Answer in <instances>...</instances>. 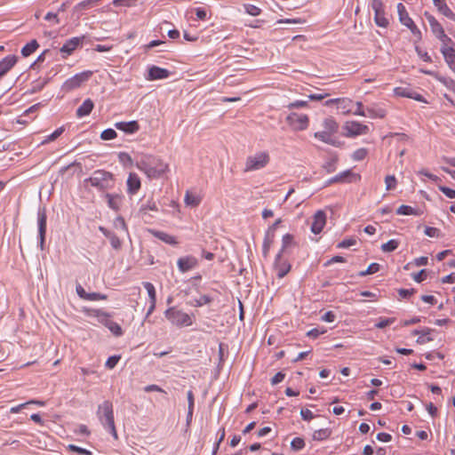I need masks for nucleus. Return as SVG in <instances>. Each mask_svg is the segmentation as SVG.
<instances>
[{
    "mask_svg": "<svg viewBox=\"0 0 455 455\" xmlns=\"http://www.w3.org/2000/svg\"><path fill=\"white\" fill-rule=\"evenodd\" d=\"M97 417L105 431L117 439V432L115 425L113 404L110 401H104L98 406Z\"/></svg>",
    "mask_w": 455,
    "mask_h": 455,
    "instance_id": "f257e3e1",
    "label": "nucleus"
},
{
    "mask_svg": "<svg viewBox=\"0 0 455 455\" xmlns=\"http://www.w3.org/2000/svg\"><path fill=\"white\" fill-rule=\"evenodd\" d=\"M338 131L339 124L333 117L329 116L323 119L322 123V130L315 132L314 136L323 143L336 146L338 140H336L335 135Z\"/></svg>",
    "mask_w": 455,
    "mask_h": 455,
    "instance_id": "f03ea898",
    "label": "nucleus"
},
{
    "mask_svg": "<svg viewBox=\"0 0 455 455\" xmlns=\"http://www.w3.org/2000/svg\"><path fill=\"white\" fill-rule=\"evenodd\" d=\"M165 318L171 324L178 327H189L194 323V315L188 314L175 306L168 307L164 311Z\"/></svg>",
    "mask_w": 455,
    "mask_h": 455,
    "instance_id": "7ed1b4c3",
    "label": "nucleus"
},
{
    "mask_svg": "<svg viewBox=\"0 0 455 455\" xmlns=\"http://www.w3.org/2000/svg\"><path fill=\"white\" fill-rule=\"evenodd\" d=\"M135 167L140 171H164L167 168L160 159L151 155H138Z\"/></svg>",
    "mask_w": 455,
    "mask_h": 455,
    "instance_id": "20e7f679",
    "label": "nucleus"
},
{
    "mask_svg": "<svg viewBox=\"0 0 455 455\" xmlns=\"http://www.w3.org/2000/svg\"><path fill=\"white\" fill-rule=\"evenodd\" d=\"M93 177L84 180L85 187H94L98 189H106L111 187L113 183V175L111 172H94Z\"/></svg>",
    "mask_w": 455,
    "mask_h": 455,
    "instance_id": "39448f33",
    "label": "nucleus"
},
{
    "mask_svg": "<svg viewBox=\"0 0 455 455\" xmlns=\"http://www.w3.org/2000/svg\"><path fill=\"white\" fill-rule=\"evenodd\" d=\"M270 156L267 151H259L247 157L246 171L263 169L269 163Z\"/></svg>",
    "mask_w": 455,
    "mask_h": 455,
    "instance_id": "423d86ee",
    "label": "nucleus"
},
{
    "mask_svg": "<svg viewBox=\"0 0 455 455\" xmlns=\"http://www.w3.org/2000/svg\"><path fill=\"white\" fill-rule=\"evenodd\" d=\"M286 123L291 130L299 132L308 127L309 118L306 114L292 112L286 116Z\"/></svg>",
    "mask_w": 455,
    "mask_h": 455,
    "instance_id": "0eeeda50",
    "label": "nucleus"
},
{
    "mask_svg": "<svg viewBox=\"0 0 455 455\" xmlns=\"http://www.w3.org/2000/svg\"><path fill=\"white\" fill-rule=\"evenodd\" d=\"M343 130L345 131V136L349 138L367 134L370 128L357 121H347L344 124Z\"/></svg>",
    "mask_w": 455,
    "mask_h": 455,
    "instance_id": "6e6552de",
    "label": "nucleus"
},
{
    "mask_svg": "<svg viewBox=\"0 0 455 455\" xmlns=\"http://www.w3.org/2000/svg\"><path fill=\"white\" fill-rule=\"evenodd\" d=\"M371 8L374 11V20L379 27L387 28L389 24L384 11V4L381 0H372Z\"/></svg>",
    "mask_w": 455,
    "mask_h": 455,
    "instance_id": "1a4fd4ad",
    "label": "nucleus"
},
{
    "mask_svg": "<svg viewBox=\"0 0 455 455\" xmlns=\"http://www.w3.org/2000/svg\"><path fill=\"white\" fill-rule=\"evenodd\" d=\"M92 74L91 71H85L75 75L63 84V90L72 91L80 87L83 83L86 82L91 77Z\"/></svg>",
    "mask_w": 455,
    "mask_h": 455,
    "instance_id": "9d476101",
    "label": "nucleus"
},
{
    "mask_svg": "<svg viewBox=\"0 0 455 455\" xmlns=\"http://www.w3.org/2000/svg\"><path fill=\"white\" fill-rule=\"evenodd\" d=\"M361 176L358 172H339L334 177L324 182V187L332 183H352L360 180Z\"/></svg>",
    "mask_w": 455,
    "mask_h": 455,
    "instance_id": "9b49d317",
    "label": "nucleus"
},
{
    "mask_svg": "<svg viewBox=\"0 0 455 455\" xmlns=\"http://www.w3.org/2000/svg\"><path fill=\"white\" fill-rule=\"evenodd\" d=\"M46 211L44 208H40L37 212V227H38V240H39V247L41 250H44V244L45 241V233H46Z\"/></svg>",
    "mask_w": 455,
    "mask_h": 455,
    "instance_id": "f8f14e48",
    "label": "nucleus"
},
{
    "mask_svg": "<svg viewBox=\"0 0 455 455\" xmlns=\"http://www.w3.org/2000/svg\"><path fill=\"white\" fill-rule=\"evenodd\" d=\"M198 265V260L192 255L180 257L177 260V267L181 273H186L189 270L194 269Z\"/></svg>",
    "mask_w": 455,
    "mask_h": 455,
    "instance_id": "ddd939ff",
    "label": "nucleus"
},
{
    "mask_svg": "<svg viewBox=\"0 0 455 455\" xmlns=\"http://www.w3.org/2000/svg\"><path fill=\"white\" fill-rule=\"evenodd\" d=\"M282 255L281 252H278L274 263L278 278L284 277L291 269L290 263L286 259H283Z\"/></svg>",
    "mask_w": 455,
    "mask_h": 455,
    "instance_id": "4468645a",
    "label": "nucleus"
},
{
    "mask_svg": "<svg viewBox=\"0 0 455 455\" xmlns=\"http://www.w3.org/2000/svg\"><path fill=\"white\" fill-rule=\"evenodd\" d=\"M98 316L101 317L100 321L115 336L119 337L123 334V330L120 324L109 319L106 313H99Z\"/></svg>",
    "mask_w": 455,
    "mask_h": 455,
    "instance_id": "2eb2a0df",
    "label": "nucleus"
},
{
    "mask_svg": "<svg viewBox=\"0 0 455 455\" xmlns=\"http://www.w3.org/2000/svg\"><path fill=\"white\" fill-rule=\"evenodd\" d=\"M326 224V215L323 211H317L314 215L313 222L311 224V231L317 235L320 234Z\"/></svg>",
    "mask_w": 455,
    "mask_h": 455,
    "instance_id": "dca6fc26",
    "label": "nucleus"
},
{
    "mask_svg": "<svg viewBox=\"0 0 455 455\" xmlns=\"http://www.w3.org/2000/svg\"><path fill=\"white\" fill-rule=\"evenodd\" d=\"M396 96L413 99L417 101H425L423 97L410 87H396L394 90Z\"/></svg>",
    "mask_w": 455,
    "mask_h": 455,
    "instance_id": "f3484780",
    "label": "nucleus"
},
{
    "mask_svg": "<svg viewBox=\"0 0 455 455\" xmlns=\"http://www.w3.org/2000/svg\"><path fill=\"white\" fill-rule=\"evenodd\" d=\"M127 184V192L131 196L135 195L139 189L140 188L141 182L140 179L135 172H130V175L126 181Z\"/></svg>",
    "mask_w": 455,
    "mask_h": 455,
    "instance_id": "a211bd4d",
    "label": "nucleus"
},
{
    "mask_svg": "<svg viewBox=\"0 0 455 455\" xmlns=\"http://www.w3.org/2000/svg\"><path fill=\"white\" fill-rule=\"evenodd\" d=\"M16 62L17 57L14 55L6 56L0 61V79L11 70Z\"/></svg>",
    "mask_w": 455,
    "mask_h": 455,
    "instance_id": "6ab92c4d",
    "label": "nucleus"
},
{
    "mask_svg": "<svg viewBox=\"0 0 455 455\" xmlns=\"http://www.w3.org/2000/svg\"><path fill=\"white\" fill-rule=\"evenodd\" d=\"M170 76L169 70L157 67L152 66L148 69V79L149 80H157V79H164Z\"/></svg>",
    "mask_w": 455,
    "mask_h": 455,
    "instance_id": "aec40b11",
    "label": "nucleus"
},
{
    "mask_svg": "<svg viewBox=\"0 0 455 455\" xmlns=\"http://www.w3.org/2000/svg\"><path fill=\"white\" fill-rule=\"evenodd\" d=\"M441 52L443 53L444 60L450 68L455 73V50L453 47H441Z\"/></svg>",
    "mask_w": 455,
    "mask_h": 455,
    "instance_id": "412c9836",
    "label": "nucleus"
},
{
    "mask_svg": "<svg viewBox=\"0 0 455 455\" xmlns=\"http://www.w3.org/2000/svg\"><path fill=\"white\" fill-rule=\"evenodd\" d=\"M433 3L443 15L455 21V13L446 4L445 0H433Z\"/></svg>",
    "mask_w": 455,
    "mask_h": 455,
    "instance_id": "4be33fe9",
    "label": "nucleus"
},
{
    "mask_svg": "<svg viewBox=\"0 0 455 455\" xmlns=\"http://www.w3.org/2000/svg\"><path fill=\"white\" fill-rule=\"evenodd\" d=\"M116 128L126 133H134L139 131L140 125L137 121L119 122L115 124Z\"/></svg>",
    "mask_w": 455,
    "mask_h": 455,
    "instance_id": "5701e85b",
    "label": "nucleus"
},
{
    "mask_svg": "<svg viewBox=\"0 0 455 455\" xmlns=\"http://www.w3.org/2000/svg\"><path fill=\"white\" fill-rule=\"evenodd\" d=\"M432 330L429 328H424L422 330H414L412 331L413 335H419L417 339V343L425 344L427 342H430L433 340V337L431 336Z\"/></svg>",
    "mask_w": 455,
    "mask_h": 455,
    "instance_id": "b1692460",
    "label": "nucleus"
},
{
    "mask_svg": "<svg viewBox=\"0 0 455 455\" xmlns=\"http://www.w3.org/2000/svg\"><path fill=\"white\" fill-rule=\"evenodd\" d=\"M82 38L80 37H73L67 41L63 46L60 48V52L65 53L66 55H70L76 47L80 44Z\"/></svg>",
    "mask_w": 455,
    "mask_h": 455,
    "instance_id": "393cba45",
    "label": "nucleus"
},
{
    "mask_svg": "<svg viewBox=\"0 0 455 455\" xmlns=\"http://www.w3.org/2000/svg\"><path fill=\"white\" fill-rule=\"evenodd\" d=\"M397 12L399 15V20L403 25L408 27L413 23V20L409 16L405 6L402 3L397 4Z\"/></svg>",
    "mask_w": 455,
    "mask_h": 455,
    "instance_id": "a878e982",
    "label": "nucleus"
},
{
    "mask_svg": "<svg viewBox=\"0 0 455 455\" xmlns=\"http://www.w3.org/2000/svg\"><path fill=\"white\" fill-rule=\"evenodd\" d=\"M152 234L154 235L155 237L158 238L159 240H161L162 242H164L167 244H170V245H177L178 244V241H177L176 237L168 233H165L163 231H152Z\"/></svg>",
    "mask_w": 455,
    "mask_h": 455,
    "instance_id": "bb28decb",
    "label": "nucleus"
},
{
    "mask_svg": "<svg viewBox=\"0 0 455 455\" xmlns=\"http://www.w3.org/2000/svg\"><path fill=\"white\" fill-rule=\"evenodd\" d=\"M94 104L91 99L85 100L83 104L77 108L76 116L83 117L88 116L93 109Z\"/></svg>",
    "mask_w": 455,
    "mask_h": 455,
    "instance_id": "cd10ccee",
    "label": "nucleus"
},
{
    "mask_svg": "<svg viewBox=\"0 0 455 455\" xmlns=\"http://www.w3.org/2000/svg\"><path fill=\"white\" fill-rule=\"evenodd\" d=\"M185 204L188 207H196L201 203V197L199 195L194 192L187 191L184 198Z\"/></svg>",
    "mask_w": 455,
    "mask_h": 455,
    "instance_id": "c85d7f7f",
    "label": "nucleus"
},
{
    "mask_svg": "<svg viewBox=\"0 0 455 455\" xmlns=\"http://www.w3.org/2000/svg\"><path fill=\"white\" fill-rule=\"evenodd\" d=\"M428 23L430 25L432 33L437 38L441 34L444 32V29L441 23L432 15L427 16Z\"/></svg>",
    "mask_w": 455,
    "mask_h": 455,
    "instance_id": "c756f323",
    "label": "nucleus"
},
{
    "mask_svg": "<svg viewBox=\"0 0 455 455\" xmlns=\"http://www.w3.org/2000/svg\"><path fill=\"white\" fill-rule=\"evenodd\" d=\"M108 205L114 211H118L122 204V197L118 195L107 194Z\"/></svg>",
    "mask_w": 455,
    "mask_h": 455,
    "instance_id": "7c9ffc66",
    "label": "nucleus"
},
{
    "mask_svg": "<svg viewBox=\"0 0 455 455\" xmlns=\"http://www.w3.org/2000/svg\"><path fill=\"white\" fill-rule=\"evenodd\" d=\"M275 235H273V229H267L263 241L262 250L265 256L267 255L270 246L273 243Z\"/></svg>",
    "mask_w": 455,
    "mask_h": 455,
    "instance_id": "2f4dec72",
    "label": "nucleus"
},
{
    "mask_svg": "<svg viewBox=\"0 0 455 455\" xmlns=\"http://www.w3.org/2000/svg\"><path fill=\"white\" fill-rule=\"evenodd\" d=\"M366 111L369 116L371 118H384L387 115V112L384 108H378L376 106L368 107Z\"/></svg>",
    "mask_w": 455,
    "mask_h": 455,
    "instance_id": "473e14b6",
    "label": "nucleus"
},
{
    "mask_svg": "<svg viewBox=\"0 0 455 455\" xmlns=\"http://www.w3.org/2000/svg\"><path fill=\"white\" fill-rule=\"evenodd\" d=\"M353 101L347 98H339L338 108L341 109L343 115H348L352 112L351 105Z\"/></svg>",
    "mask_w": 455,
    "mask_h": 455,
    "instance_id": "72a5a7b5",
    "label": "nucleus"
},
{
    "mask_svg": "<svg viewBox=\"0 0 455 455\" xmlns=\"http://www.w3.org/2000/svg\"><path fill=\"white\" fill-rule=\"evenodd\" d=\"M119 162L123 164L124 168L131 169L135 165L133 164V159L131 156L125 152H121L118 154Z\"/></svg>",
    "mask_w": 455,
    "mask_h": 455,
    "instance_id": "f704fd0d",
    "label": "nucleus"
},
{
    "mask_svg": "<svg viewBox=\"0 0 455 455\" xmlns=\"http://www.w3.org/2000/svg\"><path fill=\"white\" fill-rule=\"evenodd\" d=\"M39 47V44L36 40H32L28 44H27L22 49H21V54L24 57H28L31 55L37 48Z\"/></svg>",
    "mask_w": 455,
    "mask_h": 455,
    "instance_id": "c9c22d12",
    "label": "nucleus"
},
{
    "mask_svg": "<svg viewBox=\"0 0 455 455\" xmlns=\"http://www.w3.org/2000/svg\"><path fill=\"white\" fill-rule=\"evenodd\" d=\"M331 434V429L322 428L315 430L313 434V439L315 441H323L330 437Z\"/></svg>",
    "mask_w": 455,
    "mask_h": 455,
    "instance_id": "e433bc0d",
    "label": "nucleus"
},
{
    "mask_svg": "<svg viewBox=\"0 0 455 455\" xmlns=\"http://www.w3.org/2000/svg\"><path fill=\"white\" fill-rule=\"evenodd\" d=\"M212 301V298L209 295H202L198 299H195L193 302H190V305L193 307H203L204 305L210 304Z\"/></svg>",
    "mask_w": 455,
    "mask_h": 455,
    "instance_id": "4c0bfd02",
    "label": "nucleus"
},
{
    "mask_svg": "<svg viewBox=\"0 0 455 455\" xmlns=\"http://www.w3.org/2000/svg\"><path fill=\"white\" fill-rule=\"evenodd\" d=\"M399 246V242L395 239H391L387 241L386 243L381 245V250L384 252H391L396 250Z\"/></svg>",
    "mask_w": 455,
    "mask_h": 455,
    "instance_id": "58836bf2",
    "label": "nucleus"
},
{
    "mask_svg": "<svg viewBox=\"0 0 455 455\" xmlns=\"http://www.w3.org/2000/svg\"><path fill=\"white\" fill-rule=\"evenodd\" d=\"M143 287L147 290L149 301H156V291L155 286L150 282H144Z\"/></svg>",
    "mask_w": 455,
    "mask_h": 455,
    "instance_id": "ea45409f",
    "label": "nucleus"
},
{
    "mask_svg": "<svg viewBox=\"0 0 455 455\" xmlns=\"http://www.w3.org/2000/svg\"><path fill=\"white\" fill-rule=\"evenodd\" d=\"M398 215H417V211L410 205H401L396 210Z\"/></svg>",
    "mask_w": 455,
    "mask_h": 455,
    "instance_id": "a19ab883",
    "label": "nucleus"
},
{
    "mask_svg": "<svg viewBox=\"0 0 455 455\" xmlns=\"http://www.w3.org/2000/svg\"><path fill=\"white\" fill-rule=\"evenodd\" d=\"M69 451L77 453L79 455H92V452L89 450H86L84 448L79 447L75 444H69L67 448Z\"/></svg>",
    "mask_w": 455,
    "mask_h": 455,
    "instance_id": "79ce46f5",
    "label": "nucleus"
},
{
    "mask_svg": "<svg viewBox=\"0 0 455 455\" xmlns=\"http://www.w3.org/2000/svg\"><path fill=\"white\" fill-rule=\"evenodd\" d=\"M114 226L116 229L122 230L126 233L128 232V228L124 221V219L121 216H118L115 219Z\"/></svg>",
    "mask_w": 455,
    "mask_h": 455,
    "instance_id": "37998d69",
    "label": "nucleus"
},
{
    "mask_svg": "<svg viewBox=\"0 0 455 455\" xmlns=\"http://www.w3.org/2000/svg\"><path fill=\"white\" fill-rule=\"evenodd\" d=\"M380 268V266L379 264L378 263H371L369 265V267L364 270V271H362L360 273V275L361 276H365L367 275H372V274H375L377 273Z\"/></svg>",
    "mask_w": 455,
    "mask_h": 455,
    "instance_id": "c03bdc74",
    "label": "nucleus"
},
{
    "mask_svg": "<svg viewBox=\"0 0 455 455\" xmlns=\"http://www.w3.org/2000/svg\"><path fill=\"white\" fill-rule=\"evenodd\" d=\"M293 237L290 234H286L283 236L282 239V248L279 252L283 254L285 250L292 243Z\"/></svg>",
    "mask_w": 455,
    "mask_h": 455,
    "instance_id": "a18cd8bd",
    "label": "nucleus"
},
{
    "mask_svg": "<svg viewBox=\"0 0 455 455\" xmlns=\"http://www.w3.org/2000/svg\"><path fill=\"white\" fill-rule=\"evenodd\" d=\"M291 447L294 451H300L305 447V441L300 437H295L291 442Z\"/></svg>",
    "mask_w": 455,
    "mask_h": 455,
    "instance_id": "49530a36",
    "label": "nucleus"
},
{
    "mask_svg": "<svg viewBox=\"0 0 455 455\" xmlns=\"http://www.w3.org/2000/svg\"><path fill=\"white\" fill-rule=\"evenodd\" d=\"M121 359V356L120 355H112V356H109L106 363H105V367L111 370V369H114L116 364L118 363V362L120 361Z\"/></svg>",
    "mask_w": 455,
    "mask_h": 455,
    "instance_id": "de8ad7c7",
    "label": "nucleus"
},
{
    "mask_svg": "<svg viewBox=\"0 0 455 455\" xmlns=\"http://www.w3.org/2000/svg\"><path fill=\"white\" fill-rule=\"evenodd\" d=\"M117 136V133L115 130L113 129H107V130H104L101 134H100V138L104 140H113V139H116Z\"/></svg>",
    "mask_w": 455,
    "mask_h": 455,
    "instance_id": "09e8293b",
    "label": "nucleus"
},
{
    "mask_svg": "<svg viewBox=\"0 0 455 455\" xmlns=\"http://www.w3.org/2000/svg\"><path fill=\"white\" fill-rule=\"evenodd\" d=\"M325 332H326V330L323 327H322V328H314V329H311L310 331H308L307 332V336L308 338H311V339H316L320 335L324 334Z\"/></svg>",
    "mask_w": 455,
    "mask_h": 455,
    "instance_id": "8fccbe9b",
    "label": "nucleus"
},
{
    "mask_svg": "<svg viewBox=\"0 0 455 455\" xmlns=\"http://www.w3.org/2000/svg\"><path fill=\"white\" fill-rule=\"evenodd\" d=\"M424 233L429 237H440L442 233L441 230L436 228L426 227Z\"/></svg>",
    "mask_w": 455,
    "mask_h": 455,
    "instance_id": "3c124183",
    "label": "nucleus"
},
{
    "mask_svg": "<svg viewBox=\"0 0 455 455\" xmlns=\"http://www.w3.org/2000/svg\"><path fill=\"white\" fill-rule=\"evenodd\" d=\"M103 299H107V295L100 293V292H88L85 300L96 301V300H103Z\"/></svg>",
    "mask_w": 455,
    "mask_h": 455,
    "instance_id": "603ef678",
    "label": "nucleus"
},
{
    "mask_svg": "<svg viewBox=\"0 0 455 455\" xmlns=\"http://www.w3.org/2000/svg\"><path fill=\"white\" fill-rule=\"evenodd\" d=\"M368 151L366 148H359L353 153L352 157L355 161H361L366 157Z\"/></svg>",
    "mask_w": 455,
    "mask_h": 455,
    "instance_id": "864d4df0",
    "label": "nucleus"
},
{
    "mask_svg": "<svg viewBox=\"0 0 455 455\" xmlns=\"http://www.w3.org/2000/svg\"><path fill=\"white\" fill-rule=\"evenodd\" d=\"M356 243V240L353 237L347 238L339 242L337 245L338 248L345 249L349 248Z\"/></svg>",
    "mask_w": 455,
    "mask_h": 455,
    "instance_id": "5fc2aeb1",
    "label": "nucleus"
},
{
    "mask_svg": "<svg viewBox=\"0 0 455 455\" xmlns=\"http://www.w3.org/2000/svg\"><path fill=\"white\" fill-rule=\"evenodd\" d=\"M63 132H64V128L63 127L58 128L56 131H54L51 135H49L43 141V144L55 140L57 138H59L62 134Z\"/></svg>",
    "mask_w": 455,
    "mask_h": 455,
    "instance_id": "6e6d98bb",
    "label": "nucleus"
},
{
    "mask_svg": "<svg viewBox=\"0 0 455 455\" xmlns=\"http://www.w3.org/2000/svg\"><path fill=\"white\" fill-rule=\"evenodd\" d=\"M244 8L246 12L251 16H259L261 12V10L253 4H245Z\"/></svg>",
    "mask_w": 455,
    "mask_h": 455,
    "instance_id": "4d7b16f0",
    "label": "nucleus"
},
{
    "mask_svg": "<svg viewBox=\"0 0 455 455\" xmlns=\"http://www.w3.org/2000/svg\"><path fill=\"white\" fill-rule=\"evenodd\" d=\"M394 322V318H381L378 323H375V327L378 329H383Z\"/></svg>",
    "mask_w": 455,
    "mask_h": 455,
    "instance_id": "13d9d810",
    "label": "nucleus"
},
{
    "mask_svg": "<svg viewBox=\"0 0 455 455\" xmlns=\"http://www.w3.org/2000/svg\"><path fill=\"white\" fill-rule=\"evenodd\" d=\"M387 190L393 189L396 185V180L394 175H387L385 179Z\"/></svg>",
    "mask_w": 455,
    "mask_h": 455,
    "instance_id": "bf43d9fd",
    "label": "nucleus"
},
{
    "mask_svg": "<svg viewBox=\"0 0 455 455\" xmlns=\"http://www.w3.org/2000/svg\"><path fill=\"white\" fill-rule=\"evenodd\" d=\"M109 242H110V244L111 246L115 249V250H118L121 248V245H122V243H121V240L119 239V237L113 234L109 238H108Z\"/></svg>",
    "mask_w": 455,
    "mask_h": 455,
    "instance_id": "052dcab7",
    "label": "nucleus"
},
{
    "mask_svg": "<svg viewBox=\"0 0 455 455\" xmlns=\"http://www.w3.org/2000/svg\"><path fill=\"white\" fill-rule=\"evenodd\" d=\"M300 416L302 419L305 421H310L315 418V414L308 409H301Z\"/></svg>",
    "mask_w": 455,
    "mask_h": 455,
    "instance_id": "680f3d73",
    "label": "nucleus"
},
{
    "mask_svg": "<svg viewBox=\"0 0 455 455\" xmlns=\"http://www.w3.org/2000/svg\"><path fill=\"white\" fill-rule=\"evenodd\" d=\"M148 210L156 211V212L158 210L157 206L154 201H152V200L148 201L147 204H143L140 208L141 212H146Z\"/></svg>",
    "mask_w": 455,
    "mask_h": 455,
    "instance_id": "e2e57ef3",
    "label": "nucleus"
},
{
    "mask_svg": "<svg viewBox=\"0 0 455 455\" xmlns=\"http://www.w3.org/2000/svg\"><path fill=\"white\" fill-rule=\"evenodd\" d=\"M143 389L147 393H149V392H160V393L165 394V391L162 387H160L159 386L155 385V384L148 385V386L144 387Z\"/></svg>",
    "mask_w": 455,
    "mask_h": 455,
    "instance_id": "0e129e2a",
    "label": "nucleus"
},
{
    "mask_svg": "<svg viewBox=\"0 0 455 455\" xmlns=\"http://www.w3.org/2000/svg\"><path fill=\"white\" fill-rule=\"evenodd\" d=\"M439 189L448 197V198H455V190L450 188L440 186Z\"/></svg>",
    "mask_w": 455,
    "mask_h": 455,
    "instance_id": "69168bd1",
    "label": "nucleus"
},
{
    "mask_svg": "<svg viewBox=\"0 0 455 455\" xmlns=\"http://www.w3.org/2000/svg\"><path fill=\"white\" fill-rule=\"evenodd\" d=\"M336 319V315L332 311H327L322 315L321 320L326 323H332Z\"/></svg>",
    "mask_w": 455,
    "mask_h": 455,
    "instance_id": "338daca9",
    "label": "nucleus"
},
{
    "mask_svg": "<svg viewBox=\"0 0 455 455\" xmlns=\"http://www.w3.org/2000/svg\"><path fill=\"white\" fill-rule=\"evenodd\" d=\"M437 39H439L442 43V46L451 47L449 44L452 43L451 39L443 32L441 34Z\"/></svg>",
    "mask_w": 455,
    "mask_h": 455,
    "instance_id": "774afa93",
    "label": "nucleus"
}]
</instances>
